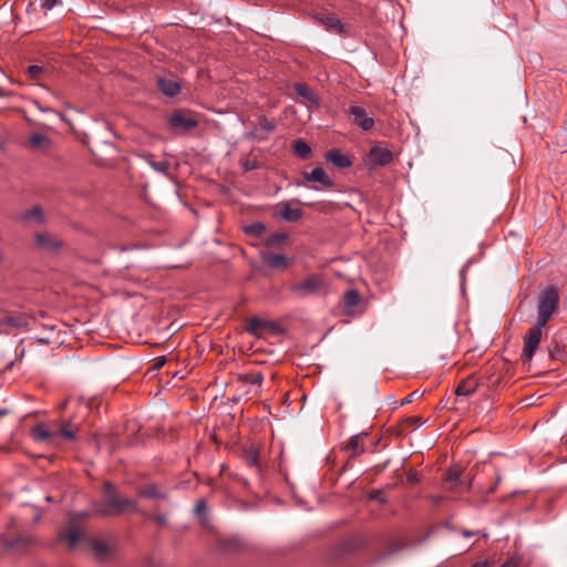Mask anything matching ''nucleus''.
Returning <instances> with one entry per match:
<instances>
[{
  "label": "nucleus",
  "mask_w": 567,
  "mask_h": 567,
  "mask_svg": "<svg viewBox=\"0 0 567 567\" xmlns=\"http://www.w3.org/2000/svg\"><path fill=\"white\" fill-rule=\"evenodd\" d=\"M93 511L102 516H111L124 512H137L138 506L133 499L111 493L103 502L94 504Z\"/></svg>",
  "instance_id": "nucleus-1"
},
{
  "label": "nucleus",
  "mask_w": 567,
  "mask_h": 567,
  "mask_svg": "<svg viewBox=\"0 0 567 567\" xmlns=\"http://www.w3.org/2000/svg\"><path fill=\"white\" fill-rule=\"evenodd\" d=\"M32 436L37 442H45L52 446L59 444L55 431L49 430L44 424L35 425L32 430Z\"/></svg>",
  "instance_id": "nucleus-11"
},
{
  "label": "nucleus",
  "mask_w": 567,
  "mask_h": 567,
  "mask_svg": "<svg viewBox=\"0 0 567 567\" xmlns=\"http://www.w3.org/2000/svg\"><path fill=\"white\" fill-rule=\"evenodd\" d=\"M302 176L305 181L319 183L324 188H332L334 186L333 179L330 178L326 171L320 166L315 167L311 172H303Z\"/></svg>",
  "instance_id": "nucleus-10"
},
{
  "label": "nucleus",
  "mask_w": 567,
  "mask_h": 567,
  "mask_svg": "<svg viewBox=\"0 0 567 567\" xmlns=\"http://www.w3.org/2000/svg\"><path fill=\"white\" fill-rule=\"evenodd\" d=\"M145 159L156 172L166 174L169 169V163L167 161H155L154 155L152 154H147Z\"/></svg>",
  "instance_id": "nucleus-28"
},
{
  "label": "nucleus",
  "mask_w": 567,
  "mask_h": 567,
  "mask_svg": "<svg viewBox=\"0 0 567 567\" xmlns=\"http://www.w3.org/2000/svg\"><path fill=\"white\" fill-rule=\"evenodd\" d=\"M244 460L248 466L255 467L260 472L259 450L255 445L251 444L244 451Z\"/></svg>",
  "instance_id": "nucleus-21"
},
{
  "label": "nucleus",
  "mask_w": 567,
  "mask_h": 567,
  "mask_svg": "<svg viewBox=\"0 0 567 567\" xmlns=\"http://www.w3.org/2000/svg\"><path fill=\"white\" fill-rule=\"evenodd\" d=\"M245 381L251 384L260 385L264 381V377L260 372L248 373L245 375Z\"/></svg>",
  "instance_id": "nucleus-34"
},
{
  "label": "nucleus",
  "mask_w": 567,
  "mask_h": 567,
  "mask_svg": "<svg viewBox=\"0 0 567 567\" xmlns=\"http://www.w3.org/2000/svg\"><path fill=\"white\" fill-rule=\"evenodd\" d=\"M43 72V69L39 65H30L28 66L27 69V74L30 76V79H39L40 75L42 74Z\"/></svg>",
  "instance_id": "nucleus-35"
},
{
  "label": "nucleus",
  "mask_w": 567,
  "mask_h": 567,
  "mask_svg": "<svg viewBox=\"0 0 567 567\" xmlns=\"http://www.w3.org/2000/svg\"><path fill=\"white\" fill-rule=\"evenodd\" d=\"M295 90L300 97L307 100L311 105L317 107L319 106L318 96L309 89L307 84L297 83Z\"/></svg>",
  "instance_id": "nucleus-23"
},
{
  "label": "nucleus",
  "mask_w": 567,
  "mask_h": 567,
  "mask_svg": "<svg viewBox=\"0 0 567 567\" xmlns=\"http://www.w3.org/2000/svg\"><path fill=\"white\" fill-rule=\"evenodd\" d=\"M501 567H512V561L507 560L503 563Z\"/></svg>",
  "instance_id": "nucleus-50"
},
{
  "label": "nucleus",
  "mask_w": 567,
  "mask_h": 567,
  "mask_svg": "<svg viewBox=\"0 0 567 567\" xmlns=\"http://www.w3.org/2000/svg\"><path fill=\"white\" fill-rule=\"evenodd\" d=\"M138 495L144 498H164L165 494L155 484H146L138 489Z\"/></svg>",
  "instance_id": "nucleus-25"
},
{
  "label": "nucleus",
  "mask_w": 567,
  "mask_h": 567,
  "mask_svg": "<svg viewBox=\"0 0 567 567\" xmlns=\"http://www.w3.org/2000/svg\"><path fill=\"white\" fill-rule=\"evenodd\" d=\"M559 303L558 289L554 286L547 287L539 296L537 305L536 323L546 326L553 313L557 310Z\"/></svg>",
  "instance_id": "nucleus-3"
},
{
  "label": "nucleus",
  "mask_w": 567,
  "mask_h": 567,
  "mask_svg": "<svg viewBox=\"0 0 567 567\" xmlns=\"http://www.w3.org/2000/svg\"><path fill=\"white\" fill-rule=\"evenodd\" d=\"M324 277L320 274H310L302 280L289 286V291L298 299H306L319 295L324 288Z\"/></svg>",
  "instance_id": "nucleus-2"
},
{
  "label": "nucleus",
  "mask_w": 567,
  "mask_h": 567,
  "mask_svg": "<svg viewBox=\"0 0 567 567\" xmlns=\"http://www.w3.org/2000/svg\"><path fill=\"white\" fill-rule=\"evenodd\" d=\"M90 546H91L96 559L100 561L107 560L113 553L112 545L103 539H99V538L91 539Z\"/></svg>",
  "instance_id": "nucleus-13"
},
{
  "label": "nucleus",
  "mask_w": 567,
  "mask_h": 567,
  "mask_svg": "<svg viewBox=\"0 0 567 567\" xmlns=\"http://www.w3.org/2000/svg\"><path fill=\"white\" fill-rule=\"evenodd\" d=\"M478 386L477 381L474 378H467L458 383L455 390L457 396H470Z\"/></svg>",
  "instance_id": "nucleus-20"
},
{
  "label": "nucleus",
  "mask_w": 567,
  "mask_h": 567,
  "mask_svg": "<svg viewBox=\"0 0 567 567\" xmlns=\"http://www.w3.org/2000/svg\"><path fill=\"white\" fill-rule=\"evenodd\" d=\"M367 437L365 433L357 434L350 437L349 442L346 445V450L351 452L352 456H357L362 454L365 450L362 444V441Z\"/></svg>",
  "instance_id": "nucleus-19"
},
{
  "label": "nucleus",
  "mask_w": 567,
  "mask_h": 567,
  "mask_svg": "<svg viewBox=\"0 0 567 567\" xmlns=\"http://www.w3.org/2000/svg\"><path fill=\"white\" fill-rule=\"evenodd\" d=\"M326 159L338 168H348L352 165L351 158L338 148L328 151L326 153Z\"/></svg>",
  "instance_id": "nucleus-17"
},
{
  "label": "nucleus",
  "mask_w": 567,
  "mask_h": 567,
  "mask_svg": "<svg viewBox=\"0 0 567 567\" xmlns=\"http://www.w3.org/2000/svg\"><path fill=\"white\" fill-rule=\"evenodd\" d=\"M409 481H410V482H416V481H417V478H416V476H415V475H411V476L409 477Z\"/></svg>",
  "instance_id": "nucleus-51"
},
{
  "label": "nucleus",
  "mask_w": 567,
  "mask_h": 567,
  "mask_svg": "<svg viewBox=\"0 0 567 567\" xmlns=\"http://www.w3.org/2000/svg\"><path fill=\"white\" fill-rule=\"evenodd\" d=\"M157 89L168 97H174L179 94L182 86L181 83L171 78H161L157 80Z\"/></svg>",
  "instance_id": "nucleus-14"
},
{
  "label": "nucleus",
  "mask_w": 567,
  "mask_h": 567,
  "mask_svg": "<svg viewBox=\"0 0 567 567\" xmlns=\"http://www.w3.org/2000/svg\"><path fill=\"white\" fill-rule=\"evenodd\" d=\"M545 326L535 323L524 336V347L520 353V360L524 364L529 363L538 349Z\"/></svg>",
  "instance_id": "nucleus-4"
},
{
  "label": "nucleus",
  "mask_w": 567,
  "mask_h": 567,
  "mask_svg": "<svg viewBox=\"0 0 567 567\" xmlns=\"http://www.w3.org/2000/svg\"><path fill=\"white\" fill-rule=\"evenodd\" d=\"M275 326L271 321L254 317L248 320L246 330L250 334L259 337L264 330H271Z\"/></svg>",
  "instance_id": "nucleus-16"
},
{
  "label": "nucleus",
  "mask_w": 567,
  "mask_h": 567,
  "mask_svg": "<svg viewBox=\"0 0 567 567\" xmlns=\"http://www.w3.org/2000/svg\"><path fill=\"white\" fill-rule=\"evenodd\" d=\"M316 20L322 24L328 31H334L337 33H343L344 27L342 22L331 14H317Z\"/></svg>",
  "instance_id": "nucleus-18"
},
{
  "label": "nucleus",
  "mask_w": 567,
  "mask_h": 567,
  "mask_svg": "<svg viewBox=\"0 0 567 567\" xmlns=\"http://www.w3.org/2000/svg\"><path fill=\"white\" fill-rule=\"evenodd\" d=\"M166 362V359L164 357H158L156 358V361H155V368L156 369H159L164 365V363Z\"/></svg>",
  "instance_id": "nucleus-43"
},
{
  "label": "nucleus",
  "mask_w": 567,
  "mask_h": 567,
  "mask_svg": "<svg viewBox=\"0 0 567 567\" xmlns=\"http://www.w3.org/2000/svg\"><path fill=\"white\" fill-rule=\"evenodd\" d=\"M9 411L7 409H0V417L7 415Z\"/></svg>",
  "instance_id": "nucleus-48"
},
{
  "label": "nucleus",
  "mask_w": 567,
  "mask_h": 567,
  "mask_svg": "<svg viewBox=\"0 0 567 567\" xmlns=\"http://www.w3.org/2000/svg\"><path fill=\"white\" fill-rule=\"evenodd\" d=\"M22 220L25 223L42 224L45 218L43 210L40 206H33L21 215Z\"/></svg>",
  "instance_id": "nucleus-24"
},
{
  "label": "nucleus",
  "mask_w": 567,
  "mask_h": 567,
  "mask_svg": "<svg viewBox=\"0 0 567 567\" xmlns=\"http://www.w3.org/2000/svg\"><path fill=\"white\" fill-rule=\"evenodd\" d=\"M369 161L373 166H385L393 161V153L386 147L375 145L369 152Z\"/></svg>",
  "instance_id": "nucleus-8"
},
{
  "label": "nucleus",
  "mask_w": 567,
  "mask_h": 567,
  "mask_svg": "<svg viewBox=\"0 0 567 567\" xmlns=\"http://www.w3.org/2000/svg\"><path fill=\"white\" fill-rule=\"evenodd\" d=\"M76 430V426H74L71 422H68L60 430L55 431V433L58 434V440L60 437H64L71 441L75 439Z\"/></svg>",
  "instance_id": "nucleus-30"
},
{
  "label": "nucleus",
  "mask_w": 567,
  "mask_h": 567,
  "mask_svg": "<svg viewBox=\"0 0 567 567\" xmlns=\"http://www.w3.org/2000/svg\"><path fill=\"white\" fill-rule=\"evenodd\" d=\"M195 512L198 514V515H202L206 512V503L204 499H200L196 503L195 505Z\"/></svg>",
  "instance_id": "nucleus-39"
},
{
  "label": "nucleus",
  "mask_w": 567,
  "mask_h": 567,
  "mask_svg": "<svg viewBox=\"0 0 567 567\" xmlns=\"http://www.w3.org/2000/svg\"><path fill=\"white\" fill-rule=\"evenodd\" d=\"M169 126L175 131L187 132L198 125V121L183 112H175L168 117Z\"/></svg>",
  "instance_id": "nucleus-5"
},
{
  "label": "nucleus",
  "mask_w": 567,
  "mask_h": 567,
  "mask_svg": "<svg viewBox=\"0 0 567 567\" xmlns=\"http://www.w3.org/2000/svg\"><path fill=\"white\" fill-rule=\"evenodd\" d=\"M275 130V122L266 118L265 116H261L258 121L257 126L249 133H247V137L255 138L258 141H265L267 140L268 134L274 132Z\"/></svg>",
  "instance_id": "nucleus-9"
},
{
  "label": "nucleus",
  "mask_w": 567,
  "mask_h": 567,
  "mask_svg": "<svg viewBox=\"0 0 567 567\" xmlns=\"http://www.w3.org/2000/svg\"><path fill=\"white\" fill-rule=\"evenodd\" d=\"M155 520L159 524V525H164L166 523V519L164 516L162 515H157L155 516Z\"/></svg>",
  "instance_id": "nucleus-46"
},
{
  "label": "nucleus",
  "mask_w": 567,
  "mask_h": 567,
  "mask_svg": "<svg viewBox=\"0 0 567 567\" xmlns=\"http://www.w3.org/2000/svg\"><path fill=\"white\" fill-rule=\"evenodd\" d=\"M280 216L288 221H297L301 218L302 212L300 208L286 205L280 212Z\"/></svg>",
  "instance_id": "nucleus-27"
},
{
  "label": "nucleus",
  "mask_w": 567,
  "mask_h": 567,
  "mask_svg": "<svg viewBox=\"0 0 567 567\" xmlns=\"http://www.w3.org/2000/svg\"><path fill=\"white\" fill-rule=\"evenodd\" d=\"M29 145L37 151H44L51 146V140L40 133L32 134L28 140Z\"/></svg>",
  "instance_id": "nucleus-22"
},
{
  "label": "nucleus",
  "mask_w": 567,
  "mask_h": 567,
  "mask_svg": "<svg viewBox=\"0 0 567 567\" xmlns=\"http://www.w3.org/2000/svg\"><path fill=\"white\" fill-rule=\"evenodd\" d=\"M561 352H563V350L558 346H555L554 349H549V354L554 359L560 358Z\"/></svg>",
  "instance_id": "nucleus-41"
},
{
  "label": "nucleus",
  "mask_w": 567,
  "mask_h": 567,
  "mask_svg": "<svg viewBox=\"0 0 567 567\" xmlns=\"http://www.w3.org/2000/svg\"><path fill=\"white\" fill-rule=\"evenodd\" d=\"M361 296L357 289L347 290L342 297L344 313L348 316H353L355 313L354 308L359 306Z\"/></svg>",
  "instance_id": "nucleus-15"
},
{
  "label": "nucleus",
  "mask_w": 567,
  "mask_h": 567,
  "mask_svg": "<svg viewBox=\"0 0 567 567\" xmlns=\"http://www.w3.org/2000/svg\"><path fill=\"white\" fill-rule=\"evenodd\" d=\"M33 104L37 106L38 110H40L41 112H52V109L51 107H45V106H42L41 103L38 101V100H34L33 101Z\"/></svg>",
  "instance_id": "nucleus-42"
},
{
  "label": "nucleus",
  "mask_w": 567,
  "mask_h": 567,
  "mask_svg": "<svg viewBox=\"0 0 567 567\" xmlns=\"http://www.w3.org/2000/svg\"><path fill=\"white\" fill-rule=\"evenodd\" d=\"M61 538L65 539L72 548L82 539V534L76 527H71L65 534L61 535Z\"/></svg>",
  "instance_id": "nucleus-29"
},
{
  "label": "nucleus",
  "mask_w": 567,
  "mask_h": 567,
  "mask_svg": "<svg viewBox=\"0 0 567 567\" xmlns=\"http://www.w3.org/2000/svg\"><path fill=\"white\" fill-rule=\"evenodd\" d=\"M420 396V393L419 391H414L412 393H410L408 396H405L402 402H401V405H405V404H409L411 402H413L416 398Z\"/></svg>",
  "instance_id": "nucleus-38"
},
{
  "label": "nucleus",
  "mask_w": 567,
  "mask_h": 567,
  "mask_svg": "<svg viewBox=\"0 0 567 567\" xmlns=\"http://www.w3.org/2000/svg\"><path fill=\"white\" fill-rule=\"evenodd\" d=\"M293 152L298 157L307 159L311 155V147L307 142L297 140L293 142Z\"/></svg>",
  "instance_id": "nucleus-26"
},
{
  "label": "nucleus",
  "mask_w": 567,
  "mask_h": 567,
  "mask_svg": "<svg viewBox=\"0 0 567 567\" xmlns=\"http://www.w3.org/2000/svg\"><path fill=\"white\" fill-rule=\"evenodd\" d=\"M472 482H473V478H471V480L468 481V483H467V489H470V488H471V486H472Z\"/></svg>",
  "instance_id": "nucleus-53"
},
{
  "label": "nucleus",
  "mask_w": 567,
  "mask_h": 567,
  "mask_svg": "<svg viewBox=\"0 0 567 567\" xmlns=\"http://www.w3.org/2000/svg\"><path fill=\"white\" fill-rule=\"evenodd\" d=\"M405 423H408L411 426H419L423 423L422 417L419 415L415 416H409L405 419Z\"/></svg>",
  "instance_id": "nucleus-37"
},
{
  "label": "nucleus",
  "mask_w": 567,
  "mask_h": 567,
  "mask_svg": "<svg viewBox=\"0 0 567 567\" xmlns=\"http://www.w3.org/2000/svg\"><path fill=\"white\" fill-rule=\"evenodd\" d=\"M487 561L475 563L472 567H487Z\"/></svg>",
  "instance_id": "nucleus-47"
},
{
  "label": "nucleus",
  "mask_w": 567,
  "mask_h": 567,
  "mask_svg": "<svg viewBox=\"0 0 567 567\" xmlns=\"http://www.w3.org/2000/svg\"><path fill=\"white\" fill-rule=\"evenodd\" d=\"M287 235L285 233H276L267 237L265 245L267 247H277L284 244L287 240Z\"/></svg>",
  "instance_id": "nucleus-31"
},
{
  "label": "nucleus",
  "mask_w": 567,
  "mask_h": 567,
  "mask_svg": "<svg viewBox=\"0 0 567 567\" xmlns=\"http://www.w3.org/2000/svg\"><path fill=\"white\" fill-rule=\"evenodd\" d=\"M461 474L455 470H450L446 474V482L451 484L450 489L456 491V486L461 484Z\"/></svg>",
  "instance_id": "nucleus-33"
},
{
  "label": "nucleus",
  "mask_w": 567,
  "mask_h": 567,
  "mask_svg": "<svg viewBox=\"0 0 567 567\" xmlns=\"http://www.w3.org/2000/svg\"><path fill=\"white\" fill-rule=\"evenodd\" d=\"M9 94L0 86V97L8 96Z\"/></svg>",
  "instance_id": "nucleus-49"
},
{
  "label": "nucleus",
  "mask_w": 567,
  "mask_h": 567,
  "mask_svg": "<svg viewBox=\"0 0 567 567\" xmlns=\"http://www.w3.org/2000/svg\"><path fill=\"white\" fill-rule=\"evenodd\" d=\"M60 118L65 120L64 116L61 113H58Z\"/></svg>",
  "instance_id": "nucleus-55"
},
{
  "label": "nucleus",
  "mask_w": 567,
  "mask_h": 567,
  "mask_svg": "<svg viewBox=\"0 0 567 567\" xmlns=\"http://www.w3.org/2000/svg\"><path fill=\"white\" fill-rule=\"evenodd\" d=\"M370 497L373 498V499H378L379 502H384V499L381 496V493L379 491L372 492Z\"/></svg>",
  "instance_id": "nucleus-44"
},
{
  "label": "nucleus",
  "mask_w": 567,
  "mask_h": 567,
  "mask_svg": "<svg viewBox=\"0 0 567 567\" xmlns=\"http://www.w3.org/2000/svg\"><path fill=\"white\" fill-rule=\"evenodd\" d=\"M244 230L247 235L260 237L265 233L266 226L262 223H254L245 226Z\"/></svg>",
  "instance_id": "nucleus-32"
},
{
  "label": "nucleus",
  "mask_w": 567,
  "mask_h": 567,
  "mask_svg": "<svg viewBox=\"0 0 567 567\" xmlns=\"http://www.w3.org/2000/svg\"><path fill=\"white\" fill-rule=\"evenodd\" d=\"M349 114L352 116L353 123L361 130L367 132L373 128L374 120L367 114V111L362 106H350Z\"/></svg>",
  "instance_id": "nucleus-7"
},
{
  "label": "nucleus",
  "mask_w": 567,
  "mask_h": 567,
  "mask_svg": "<svg viewBox=\"0 0 567 567\" xmlns=\"http://www.w3.org/2000/svg\"><path fill=\"white\" fill-rule=\"evenodd\" d=\"M34 240L37 246L47 252H56L63 245L55 235L45 231L35 234Z\"/></svg>",
  "instance_id": "nucleus-6"
},
{
  "label": "nucleus",
  "mask_w": 567,
  "mask_h": 567,
  "mask_svg": "<svg viewBox=\"0 0 567 567\" xmlns=\"http://www.w3.org/2000/svg\"><path fill=\"white\" fill-rule=\"evenodd\" d=\"M104 492H105V497L111 495V493H116L115 488H114V485L112 483H110V482H105L104 483Z\"/></svg>",
  "instance_id": "nucleus-40"
},
{
  "label": "nucleus",
  "mask_w": 567,
  "mask_h": 567,
  "mask_svg": "<svg viewBox=\"0 0 567 567\" xmlns=\"http://www.w3.org/2000/svg\"><path fill=\"white\" fill-rule=\"evenodd\" d=\"M435 504H439L442 501V497L436 496L433 498Z\"/></svg>",
  "instance_id": "nucleus-52"
},
{
  "label": "nucleus",
  "mask_w": 567,
  "mask_h": 567,
  "mask_svg": "<svg viewBox=\"0 0 567 567\" xmlns=\"http://www.w3.org/2000/svg\"><path fill=\"white\" fill-rule=\"evenodd\" d=\"M472 535H473V533H471V532H464V536H466V537H470Z\"/></svg>",
  "instance_id": "nucleus-54"
},
{
  "label": "nucleus",
  "mask_w": 567,
  "mask_h": 567,
  "mask_svg": "<svg viewBox=\"0 0 567 567\" xmlns=\"http://www.w3.org/2000/svg\"><path fill=\"white\" fill-rule=\"evenodd\" d=\"M245 171H252L258 168V163L255 159H246L241 163Z\"/></svg>",
  "instance_id": "nucleus-36"
},
{
  "label": "nucleus",
  "mask_w": 567,
  "mask_h": 567,
  "mask_svg": "<svg viewBox=\"0 0 567 567\" xmlns=\"http://www.w3.org/2000/svg\"><path fill=\"white\" fill-rule=\"evenodd\" d=\"M260 259L267 267L271 269H285L289 266L288 259L280 254L261 251Z\"/></svg>",
  "instance_id": "nucleus-12"
},
{
  "label": "nucleus",
  "mask_w": 567,
  "mask_h": 567,
  "mask_svg": "<svg viewBox=\"0 0 567 567\" xmlns=\"http://www.w3.org/2000/svg\"><path fill=\"white\" fill-rule=\"evenodd\" d=\"M54 4H55V0H44L42 2V6L49 10L52 9L54 7Z\"/></svg>",
  "instance_id": "nucleus-45"
}]
</instances>
